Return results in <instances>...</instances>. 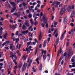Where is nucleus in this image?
<instances>
[{"instance_id": "nucleus-1", "label": "nucleus", "mask_w": 75, "mask_h": 75, "mask_svg": "<svg viewBox=\"0 0 75 75\" xmlns=\"http://www.w3.org/2000/svg\"><path fill=\"white\" fill-rule=\"evenodd\" d=\"M67 7V5H65L64 7L62 8L61 11H60V16H62L63 14V13H64V11H65V8Z\"/></svg>"}, {"instance_id": "nucleus-2", "label": "nucleus", "mask_w": 75, "mask_h": 75, "mask_svg": "<svg viewBox=\"0 0 75 75\" xmlns=\"http://www.w3.org/2000/svg\"><path fill=\"white\" fill-rule=\"evenodd\" d=\"M27 66V63L24 64L22 67V71H25V69H26Z\"/></svg>"}, {"instance_id": "nucleus-3", "label": "nucleus", "mask_w": 75, "mask_h": 75, "mask_svg": "<svg viewBox=\"0 0 75 75\" xmlns=\"http://www.w3.org/2000/svg\"><path fill=\"white\" fill-rule=\"evenodd\" d=\"M32 61L33 60H32L30 59V58H29L28 59V60L27 62H28H28H29V64L28 65V67H30L31 65V64Z\"/></svg>"}, {"instance_id": "nucleus-4", "label": "nucleus", "mask_w": 75, "mask_h": 75, "mask_svg": "<svg viewBox=\"0 0 75 75\" xmlns=\"http://www.w3.org/2000/svg\"><path fill=\"white\" fill-rule=\"evenodd\" d=\"M68 21V17H66L63 21V23L64 24H66Z\"/></svg>"}, {"instance_id": "nucleus-5", "label": "nucleus", "mask_w": 75, "mask_h": 75, "mask_svg": "<svg viewBox=\"0 0 75 75\" xmlns=\"http://www.w3.org/2000/svg\"><path fill=\"white\" fill-rule=\"evenodd\" d=\"M66 30H65L64 33L62 34L61 38H60L61 40H62V39H63V38H64V35H65V33H66Z\"/></svg>"}, {"instance_id": "nucleus-6", "label": "nucleus", "mask_w": 75, "mask_h": 75, "mask_svg": "<svg viewBox=\"0 0 75 75\" xmlns=\"http://www.w3.org/2000/svg\"><path fill=\"white\" fill-rule=\"evenodd\" d=\"M72 10V7L71 6H69L68 8H67V11L68 12H70Z\"/></svg>"}, {"instance_id": "nucleus-7", "label": "nucleus", "mask_w": 75, "mask_h": 75, "mask_svg": "<svg viewBox=\"0 0 75 75\" xmlns=\"http://www.w3.org/2000/svg\"><path fill=\"white\" fill-rule=\"evenodd\" d=\"M28 30H25L22 32V33L24 35H25V34H28Z\"/></svg>"}, {"instance_id": "nucleus-8", "label": "nucleus", "mask_w": 75, "mask_h": 75, "mask_svg": "<svg viewBox=\"0 0 75 75\" xmlns=\"http://www.w3.org/2000/svg\"><path fill=\"white\" fill-rule=\"evenodd\" d=\"M42 64H40L39 67V71L41 72L42 70Z\"/></svg>"}, {"instance_id": "nucleus-9", "label": "nucleus", "mask_w": 75, "mask_h": 75, "mask_svg": "<svg viewBox=\"0 0 75 75\" xmlns=\"http://www.w3.org/2000/svg\"><path fill=\"white\" fill-rule=\"evenodd\" d=\"M22 29H23V30H27V26H26L25 25H23L22 26Z\"/></svg>"}, {"instance_id": "nucleus-10", "label": "nucleus", "mask_w": 75, "mask_h": 75, "mask_svg": "<svg viewBox=\"0 0 75 75\" xmlns=\"http://www.w3.org/2000/svg\"><path fill=\"white\" fill-rule=\"evenodd\" d=\"M58 70L59 72L62 71V67L61 66H59L58 67Z\"/></svg>"}, {"instance_id": "nucleus-11", "label": "nucleus", "mask_w": 75, "mask_h": 75, "mask_svg": "<svg viewBox=\"0 0 75 75\" xmlns=\"http://www.w3.org/2000/svg\"><path fill=\"white\" fill-rule=\"evenodd\" d=\"M43 60L44 62L45 61V60L46 59V58H47V55L46 54H44L43 56Z\"/></svg>"}, {"instance_id": "nucleus-12", "label": "nucleus", "mask_w": 75, "mask_h": 75, "mask_svg": "<svg viewBox=\"0 0 75 75\" xmlns=\"http://www.w3.org/2000/svg\"><path fill=\"white\" fill-rule=\"evenodd\" d=\"M42 20H43L44 21H45L46 20H47V18L45 16H43L42 19V21H43Z\"/></svg>"}, {"instance_id": "nucleus-13", "label": "nucleus", "mask_w": 75, "mask_h": 75, "mask_svg": "<svg viewBox=\"0 0 75 75\" xmlns=\"http://www.w3.org/2000/svg\"><path fill=\"white\" fill-rule=\"evenodd\" d=\"M61 52H62V49H61V48H60V50H59L57 57L59 56V53H61Z\"/></svg>"}, {"instance_id": "nucleus-14", "label": "nucleus", "mask_w": 75, "mask_h": 75, "mask_svg": "<svg viewBox=\"0 0 75 75\" xmlns=\"http://www.w3.org/2000/svg\"><path fill=\"white\" fill-rule=\"evenodd\" d=\"M71 61L72 62H75V56H74L73 57H72V58L71 59Z\"/></svg>"}, {"instance_id": "nucleus-15", "label": "nucleus", "mask_w": 75, "mask_h": 75, "mask_svg": "<svg viewBox=\"0 0 75 75\" xmlns=\"http://www.w3.org/2000/svg\"><path fill=\"white\" fill-rule=\"evenodd\" d=\"M59 38H58L56 39V45H58V44L59 42Z\"/></svg>"}, {"instance_id": "nucleus-16", "label": "nucleus", "mask_w": 75, "mask_h": 75, "mask_svg": "<svg viewBox=\"0 0 75 75\" xmlns=\"http://www.w3.org/2000/svg\"><path fill=\"white\" fill-rule=\"evenodd\" d=\"M16 10V7L13 8L11 10V13H13L14 11V10Z\"/></svg>"}, {"instance_id": "nucleus-17", "label": "nucleus", "mask_w": 75, "mask_h": 75, "mask_svg": "<svg viewBox=\"0 0 75 75\" xmlns=\"http://www.w3.org/2000/svg\"><path fill=\"white\" fill-rule=\"evenodd\" d=\"M24 24H25V25H26V26L27 27H29V26H30V23H24Z\"/></svg>"}, {"instance_id": "nucleus-18", "label": "nucleus", "mask_w": 75, "mask_h": 75, "mask_svg": "<svg viewBox=\"0 0 75 75\" xmlns=\"http://www.w3.org/2000/svg\"><path fill=\"white\" fill-rule=\"evenodd\" d=\"M11 4L12 5L13 7H15V6H16V4L13 2H11Z\"/></svg>"}, {"instance_id": "nucleus-19", "label": "nucleus", "mask_w": 75, "mask_h": 75, "mask_svg": "<svg viewBox=\"0 0 75 75\" xmlns=\"http://www.w3.org/2000/svg\"><path fill=\"white\" fill-rule=\"evenodd\" d=\"M38 60H39V58H37L35 60L36 61L38 64H39L40 63V62H39V61H38Z\"/></svg>"}, {"instance_id": "nucleus-20", "label": "nucleus", "mask_w": 75, "mask_h": 75, "mask_svg": "<svg viewBox=\"0 0 75 75\" xmlns=\"http://www.w3.org/2000/svg\"><path fill=\"white\" fill-rule=\"evenodd\" d=\"M7 33H6L5 34L4 36V37L5 39H6V37H7Z\"/></svg>"}, {"instance_id": "nucleus-21", "label": "nucleus", "mask_w": 75, "mask_h": 75, "mask_svg": "<svg viewBox=\"0 0 75 75\" xmlns=\"http://www.w3.org/2000/svg\"><path fill=\"white\" fill-rule=\"evenodd\" d=\"M45 46H46V42L45 41L44 42L43 47H45Z\"/></svg>"}, {"instance_id": "nucleus-22", "label": "nucleus", "mask_w": 75, "mask_h": 75, "mask_svg": "<svg viewBox=\"0 0 75 75\" xmlns=\"http://www.w3.org/2000/svg\"><path fill=\"white\" fill-rule=\"evenodd\" d=\"M16 44H18V42L19 41V38H18L16 39Z\"/></svg>"}, {"instance_id": "nucleus-23", "label": "nucleus", "mask_w": 75, "mask_h": 75, "mask_svg": "<svg viewBox=\"0 0 75 75\" xmlns=\"http://www.w3.org/2000/svg\"><path fill=\"white\" fill-rule=\"evenodd\" d=\"M28 17L29 18H31V17H32V14L30 13L28 15Z\"/></svg>"}, {"instance_id": "nucleus-24", "label": "nucleus", "mask_w": 75, "mask_h": 75, "mask_svg": "<svg viewBox=\"0 0 75 75\" xmlns=\"http://www.w3.org/2000/svg\"><path fill=\"white\" fill-rule=\"evenodd\" d=\"M10 57L11 58L13 57V53L12 52H11L10 53Z\"/></svg>"}, {"instance_id": "nucleus-25", "label": "nucleus", "mask_w": 75, "mask_h": 75, "mask_svg": "<svg viewBox=\"0 0 75 75\" xmlns=\"http://www.w3.org/2000/svg\"><path fill=\"white\" fill-rule=\"evenodd\" d=\"M42 51V52L44 53V54H45L47 53V51L46 50L44 51V50H43Z\"/></svg>"}, {"instance_id": "nucleus-26", "label": "nucleus", "mask_w": 75, "mask_h": 75, "mask_svg": "<svg viewBox=\"0 0 75 75\" xmlns=\"http://www.w3.org/2000/svg\"><path fill=\"white\" fill-rule=\"evenodd\" d=\"M8 67L9 68H10V69L11 68H12V66L11 65V64L10 65V64H9L8 65Z\"/></svg>"}, {"instance_id": "nucleus-27", "label": "nucleus", "mask_w": 75, "mask_h": 75, "mask_svg": "<svg viewBox=\"0 0 75 75\" xmlns=\"http://www.w3.org/2000/svg\"><path fill=\"white\" fill-rule=\"evenodd\" d=\"M6 3H7L8 5L6 4V6H8V7H10V4H8V1H7L6 2Z\"/></svg>"}, {"instance_id": "nucleus-28", "label": "nucleus", "mask_w": 75, "mask_h": 75, "mask_svg": "<svg viewBox=\"0 0 75 75\" xmlns=\"http://www.w3.org/2000/svg\"><path fill=\"white\" fill-rule=\"evenodd\" d=\"M25 55L23 57V60H25V59H26V57H25Z\"/></svg>"}, {"instance_id": "nucleus-29", "label": "nucleus", "mask_w": 75, "mask_h": 75, "mask_svg": "<svg viewBox=\"0 0 75 75\" xmlns=\"http://www.w3.org/2000/svg\"><path fill=\"white\" fill-rule=\"evenodd\" d=\"M13 57H14L15 59H17V56H16V55H13Z\"/></svg>"}, {"instance_id": "nucleus-30", "label": "nucleus", "mask_w": 75, "mask_h": 75, "mask_svg": "<svg viewBox=\"0 0 75 75\" xmlns=\"http://www.w3.org/2000/svg\"><path fill=\"white\" fill-rule=\"evenodd\" d=\"M70 55H71V52H69L68 53V54H67V56L68 57H70Z\"/></svg>"}, {"instance_id": "nucleus-31", "label": "nucleus", "mask_w": 75, "mask_h": 75, "mask_svg": "<svg viewBox=\"0 0 75 75\" xmlns=\"http://www.w3.org/2000/svg\"><path fill=\"white\" fill-rule=\"evenodd\" d=\"M18 31H16L15 34V35H16V36H17V35H18Z\"/></svg>"}, {"instance_id": "nucleus-32", "label": "nucleus", "mask_w": 75, "mask_h": 75, "mask_svg": "<svg viewBox=\"0 0 75 75\" xmlns=\"http://www.w3.org/2000/svg\"><path fill=\"white\" fill-rule=\"evenodd\" d=\"M26 51H27V53H29V52H30V50H29L27 48L26 49Z\"/></svg>"}, {"instance_id": "nucleus-33", "label": "nucleus", "mask_w": 75, "mask_h": 75, "mask_svg": "<svg viewBox=\"0 0 75 75\" xmlns=\"http://www.w3.org/2000/svg\"><path fill=\"white\" fill-rule=\"evenodd\" d=\"M32 43V42H31V41L30 42H28L27 43V44L28 45H31V44Z\"/></svg>"}, {"instance_id": "nucleus-34", "label": "nucleus", "mask_w": 75, "mask_h": 75, "mask_svg": "<svg viewBox=\"0 0 75 75\" xmlns=\"http://www.w3.org/2000/svg\"><path fill=\"white\" fill-rule=\"evenodd\" d=\"M72 67H75V63H72Z\"/></svg>"}, {"instance_id": "nucleus-35", "label": "nucleus", "mask_w": 75, "mask_h": 75, "mask_svg": "<svg viewBox=\"0 0 75 75\" xmlns=\"http://www.w3.org/2000/svg\"><path fill=\"white\" fill-rule=\"evenodd\" d=\"M41 25L42 27H44L45 26V24L42 23L41 24Z\"/></svg>"}, {"instance_id": "nucleus-36", "label": "nucleus", "mask_w": 75, "mask_h": 75, "mask_svg": "<svg viewBox=\"0 0 75 75\" xmlns=\"http://www.w3.org/2000/svg\"><path fill=\"white\" fill-rule=\"evenodd\" d=\"M25 22L24 23H29V21H28V20H25Z\"/></svg>"}, {"instance_id": "nucleus-37", "label": "nucleus", "mask_w": 75, "mask_h": 75, "mask_svg": "<svg viewBox=\"0 0 75 75\" xmlns=\"http://www.w3.org/2000/svg\"><path fill=\"white\" fill-rule=\"evenodd\" d=\"M32 28V26L31 25V26H30V27L28 28V30H31V29Z\"/></svg>"}, {"instance_id": "nucleus-38", "label": "nucleus", "mask_w": 75, "mask_h": 75, "mask_svg": "<svg viewBox=\"0 0 75 75\" xmlns=\"http://www.w3.org/2000/svg\"><path fill=\"white\" fill-rule=\"evenodd\" d=\"M23 35H22L21 34H20L18 35V37H21V36H22Z\"/></svg>"}, {"instance_id": "nucleus-39", "label": "nucleus", "mask_w": 75, "mask_h": 75, "mask_svg": "<svg viewBox=\"0 0 75 75\" xmlns=\"http://www.w3.org/2000/svg\"><path fill=\"white\" fill-rule=\"evenodd\" d=\"M18 68V67L17 66H15V67H14V69H17Z\"/></svg>"}, {"instance_id": "nucleus-40", "label": "nucleus", "mask_w": 75, "mask_h": 75, "mask_svg": "<svg viewBox=\"0 0 75 75\" xmlns=\"http://www.w3.org/2000/svg\"><path fill=\"white\" fill-rule=\"evenodd\" d=\"M56 4H57V5H58L59 4H60V2H56Z\"/></svg>"}, {"instance_id": "nucleus-41", "label": "nucleus", "mask_w": 75, "mask_h": 75, "mask_svg": "<svg viewBox=\"0 0 75 75\" xmlns=\"http://www.w3.org/2000/svg\"><path fill=\"white\" fill-rule=\"evenodd\" d=\"M66 75H69V72L68 71H66Z\"/></svg>"}, {"instance_id": "nucleus-42", "label": "nucleus", "mask_w": 75, "mask_h": 75, "mask_svg": "<svg viewBox=\"0 0 75 75\" xmlns=\"http://www.w3.org/2000/svg\"><path fill=\"white\" fill-rule=\"evenodd\" d=\"M34 40H35V42H37V43H38V42L37 39H35Z\"/></svg>"}, {"instance_id": "nucleus-43", "label": "nucleus", "mask_w": 75, "mask_h": 75, "mask_svg": "<svg viewBox=\"0 0 75 75\" xmlns=\"http://www.w3.org/2000/svg\"><path fill=\"white\" fill-rule=\"evenodd\" d=\"M3 28L2 27H0V31H3Z\"/></svg>"}, {"instance_id": "nucleus-44", "label": "nucleus", "mask_w": 75, "mask_h": 75, "mask_svg": "<svg viewBox=\"0 0 75 75\" xmlns=\"http://www.w3.org/2000/svg\"><path fill=\"white\" fill-rule=\"evenodd\" d=\"M38 22H37V21H35V25H37V24H38Z\"/></svg>"}, {"instance_id": "nucleus-45", "label": "nucleus", "mask_w": 75, "mask_h": 75, "mask_svg": "<svg viewBox=\"0 0 75 75\" xmlns=\"http://www.w3.org/2000/svg\"><path fill=\"white\" fill-rule=\"evenodd\" d=\"M71 33L72 34V35H74V30H71Z\"/></svg>"}, {"instance_id": "nucleus-46", "label": "nucleus", "mask_w": 75, "mask_h": 75, "mask_svg": "<svg viewBox=\"0 0 75 75\" xmlns=\"http://www.w3.org/2000/svg\"><path fill=\"white\" fill-rule=\"evenodd\" d=\"M70 25H71L72 27H74V24L73 23H70Z\"/></svg>"}, {"instance_id": "nucleus-47", "label": "nucleus", "mask_w": 75, "mask_h": 75, "mask_svg": "<svg viewBox=\"0 0 75 75\" xmlns=\"http://www.w3.org/2000/svg\"><path fill=\"white\" fill-rule=\"evenodd\" d=\"M37 14H36V13H34V14L33 15V17H35V16H36Z\"/></svg>"}, {"instance_id": "nucleus-48", "label": "nucleus", "mask_w": 75, "mask_h": 75, "mask_svg": "<svg viewBox=\"0 0 75 75\" xmlns=\"http://www.w3.org/2000/svg\"><path fill=\"white\" fill-rule=\"evenodd\" d=\"M13 48H14V46H10V48L11 49H12Z\"/></svg>"}, {"instance_id": "nucleus-49", "label": "nucleus", "mask_w": 75, "mask_h": 75, "mask_svg": "<svg viewBox=\"0 0 75 75\" xmlns=\"http://www.w3.org/2000/svg\"><path fill=\"white\" fill-rule=\"evenodd\" d=\"M57 30H54V33L53 34V35H54L55 34V33L57 32Z\"/></svg>"}, {"instance_id": "nucleus-50", "label": "nucleus", "mask_w": 75, "mask_h": 75, "mask_svg": "<svg viewBox=\"0 0 75 75\" xmlns=\"http://www.w3.org/2000/svg\"><path fill=\"white\" fill-rule=\"evenodd\" d=\"M37 4V3H36V2H34L33 3V6H35V4Z\"/></svg>"}, {"instance_id": "nucleus-51", "label": "nucleus", "mask_w": 75, "mask_h": 75, "mask_svg": "<svg viewBox=\"0 0 75 75\" xmlns=\"http://www.w3.org/2000/svg\"><path fill=\"white\" fill-rule=\"evenodd\" d=\"M0 21H4V19L3 18H1L0 19Z\"/></svg>"}, {"instance_id": "nucleus-52", "label": "nucleus", "mask_w": 75, "mask_h": 75, "mask_svg": "<svg viewBox=\"0 0 75 75\" xmlns=\"http://www.w3.org/2000/svg\"><path fill=\"white\" fill-rule=\"evenodd\" d=\"M23 6H25L27 5V4H26V3H23Z\"/></svg>"}, {"instance_id": "nucleus-53", "label": "nucleus", "mask_w": 75, "mask_h": 75, "mask_svg": "<svg viewBox=\"0 0 75 75\" xmlns=\"http://www.w3.org/2000/svg\"><path fill=\"white\" fill-rule=\"evenodd\" d=\"M37 3L39 4H40V3H41V1H37Z\"/></svg>"}, {"instance_id": "nucleus-54", "label": "nucleus", "mask_w": 75, "mask_h": 75, "mask_svg": "<svg viewBox=\"0 0 75 75\" xmlns=\"http://www.w3.org/2000/svg\"><path fill=\"white\" fill-rule=\"evenodd\" d=\"M9 27H10V28H13V26H12L11 25H9Z\"/></svg>"}, {"instance_id": "nucleus-55", "label": "nucleus", "mask_w": 75, "mask_h": 75, "mask_svg": "<svg viewBox=\"0 0 75 75\" xmlns=\"http://www.w3.org/2000/svg\"><path fill=\"white\" fill-rule=\"evenodd\" d=\"M69 42H67V47H68V45H69Z\"/></svg>"}, {"instance_id": "nucleus-56", "label": "nucleus", "mask_w": 75, "mask_h": 75, "mask_svg": "<svg viewBox=\"0 0 75 75\" xmlns=\"http://www.w3.org/2000/svg\"><path fill=\"white\" fill-rule=\"evenodd\" d=\"M18 22H20V23H21V22H22V21L19 19L18 20Z\"/></svg>"}, {"instance_id": "nucleus-57", "label": "nucleus", "mask_w": 75, "mask_h": 75, "mask_svg": "<svg viewBox=\"0 0 75 75\" xmlns=\"http://www.w3.org/2000/svg\"><path fill=\"white\" fill-rule=\"evenodd\" d=\"M40 4H38V5H37V7H40Z\"/></svg>"}, {"instance_id": "nucleus-58", "label": "nucleus", "mask_w": 75, "mask_h": 75, "mask_svg": "<svg viewBox=\"0 0 75 75\" xmlns=\"http://www.w3.org/2000/svg\"><path fill=\"white\" fill-rule=\"evenodd\" d=\"M6 42H4L2 44V46H4L5 45H6Z\"/></svg>"}, {"instance_id": "nucleus-59", "label": "nucleus", "mask_w": 75, "mask_h": 75, "mask_svg": "<svg viewBox=\"0 0 75 75\" xmlns=\"http://www.w3.org/2000/svg\"><path fill=\"white\" fill-rule=\"evenodd\" d=\"M13 15L14 16H17V14L16 13H14Z\"/></svg>"}, {"instance_id": "nucleus-60", "label": "nucleus", "mask_w": 75, "mask_h": 75, "mask_svg": "<svg viewBox=\"0 0 75 75\" xmlns=\"http://www.w3.org/2000/svg\"><path fill=\"white\" fill-rule=\"evenodd\" d=\"M67 55V52H65L64 54V56H65Z\"/></svg>"}, {"instance_id": "nucleus-61", "label": "nucleus", "mask_w": 75, "mask_h": 75, "mask_svg": "<svg viewBox=\"0 0 75 75\" xmlns=\"http://www.w3.org/2000/svg\"><path fill=\"white\" fill-rule=\"evenodd\" d=\"M50 38H49L47 39V41H48V42H49V41H50Z\"/></svg>"}, {"instance_id": "nucleus-62", "label": "nucleus", "mask_w": 75, "mask_h": 75, "mask_svg": "<svg viewBox=\"0 0 75 75\" xmlns=\"http://www.w3.org/2000/svg\"><path fill=\"white\" fill-rule=\"evenodd\" d=\"M55 37H58V33H57L55 35Z\"/></svg>"}, {"instance_id": "nucleus-63", "label": "nucleus", "mask_w": 75, "mask_h": 75, "mask_svg": "<svg viewBox=\"0 0 75 75\" xmlns=\"http://www.w3.org/2000/svg\"><path fill=\"white\" fill-rule=\"evenodd\" d=\"M54 25H57V22H54Z\"/></svg>"}, {"instance_id": "nucleus-64", "label": "nucleus", "mask_w": 75, "mask_h": 75, "mask_svg": "<svg viewBox=\"0 0 75 75\" xmlns=\"http://www.w3.org/2000/svg\"><path fill=\"white\" fill-rule=\"evenodd\" d=\"M35 43H36V42H33V45H35V44H35Z\"/></svg>"}]
</instances>
